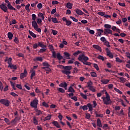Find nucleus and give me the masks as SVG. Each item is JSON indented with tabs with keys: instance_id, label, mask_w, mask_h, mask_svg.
<instances>
[{
	"instance_id": "nucleus-63",
	"label": "nucleus",
	"mask_w": 130,
	"mask_h": 130,
	"mask_svg": "<svg viewBox=\"0 0 130 130\" xmlns=\"http://www.w3.org/2000/svg\"><path fill=\"white\" fill-rule=\"evenodd\" d=\"M85 118L87 119H90V115L89 113H87L85 115Z\"/></svg>"
},
{
	"instance_id": "nucleus-61",
	"label": "nucleus",
	"mask_w": 130,
	"mask_h": 130,
	"mask_svg": "<svg viewBox=\"0 0 130 130\" xmlns=\"http://www.w3.org/2000/svg\"><path fill=\"white\" fill-rule=\"evenodd\" d=\"M57 33H58L57 30H55L54 29H53L52 30V34H53V35H56Z\"/></svg>"
},
{
	"instance_id": "nucleus-22",
	"label": "nucleus",
	"mask_w": 130,
	"mask_h": 130,
	"mask_svg": "<svg viewBox=\"0 0 130 130\" xmlns=\"http://www.w3.org/2000/svg\"><path fill=\"white\" fill-rule=\"evenodd\" d=\"M66 8H67V9H69V10H72V9H73V4L71 3H67V4L66 5Z\"/></svg>"
},
{
	"instance_id": "nucleus-21",
	"label": "nucleus",
	"mask_w": 130,
	"mask_h": 130,
	"mask_svg": "<svg viewBox=\"0 0 130 130\" xmlns=\"http://www.w3.org/2000/svg\"><path fill=\"white\" fill-rule=\"evenodd\" d=\"M38 45L39 46H40V47H41L42 48H46L47 47V46H46V45H44L43 42H39Z\"/></svg>"
},
{
	"instance_id": "nucleus-12",
	"label": "nucleus",
	"mask_w": 130,
	"mask_h": 130,
	"mask_svg": "<svg viewBox=\"0 0 130 130\" xmlns=\"http://www.w3.org/2000/svg\"><path fill=\"white\" fill-rule=\"evenodd\" d=\"M92 82H88L87 83V87L89 88V90H90L93 92H96V89L93 87L92 86Z\"/></svg>"
},
{
	"instance_id": "nucleus-25",
	"label": "nucleus",
	"mask_w": 130,
	"mask_h": 130,
	"mask_svg": "<svg viewBox=\"0 0 130 130\" xmlns=\"http://www.w3.org/2000/svg\"><path fill=\"white\" fill-rule=\"evenodd\" d=\"M67 92H70V93H75V90H74V89H73V87H72V86H70L69 87V88H68V91H67Z\"/></svg>"
},
{
	"instance_id": "nucleus-57",
	"label": "nucleus",
	"mask_w": 130,
	"mask_h": 130,
	"mask_svg": "<svg viewBox=\"0 0 130 130\" xmlns=\"http://www.w3.org/2000/svg\"><path fill=\"white\" fill-rule=\"evenodd\" d=\"M95 117H103L104 115L102 114L95 113Z\"/></svg>"
},
{
	"instance_id": "nucleus-47",
	"label": "nucleus",
	"mask_w": 130,
	"mask_h": 130,
	"mask_svg": "<svg viewBox=\"0 0 130 130\" xmlns=\"http://www.w3.org/2000/svg\"><path fill=\"white\" fill-rule=\"evenodd\" d=\"M86 30H87V31H89V33L90 34H91L92 35H93V34H95V31H94V30H90V29L87 28H86Z\"/></svg>"
},
{
	"instance_id": "nucleus-40",
	"label": "nucleus",
	"mask_w": 130,
	"mask_h": 130,
	"mask_svg": "<svg viewBox=\"0 0 130 130\" xmlns=\"http://www.w3.org/2000/svg\"><path fill=\"white\" fill-rule=\"evenodd\" d=\"M51 117L52 116L51 115L47 116L46 117H45V119H44V121L50 120Z\"/></svg>"
},
{
	"instance_id": "nucleus-19",
	"label": "nucleus",
	"mask_w": 130,
	"mask_h": 130,
	"mask_svg": "<svg viewBox=\"0 0 130 130\" xmlns=\"http://www.w3.org/2000/svg\"><path fill=\"white\" fill-rule=\"evenodd\" d=\"M58 86L60 87L63 88L64 90H67V83L66 82L61 83Z\"/></svg>"
},
{
	"instance_id": "nucleus-51",
	"label": "nucleus",
	"mask_w": 130,
	"mask_h": 130,
	"mask_svg": "<svg viewBox=\"0 0 130 130\" xmlns=\"http://www.w3.org/2000/svg\"><path fill=\"white\" fill-rule=\"evenodd\" d=\"M104 27L106 29H110L111 28V25L110 24H106L104 25Z\"/></svg>"
},
{
	"instance_id": "nucleus-9",
	"label": "nucleus",
	"mask_w": 130,
	"mask_h": 130,
	"mask_svg": "<svg viewBox=\"0 0 130 130\" xmlns=\"http://www.w3.org/2000/svg\"><path fill=\"white\" fill-rule=\"evenodd\" d=\"M98 15L101 16L102 17H104L105 19H108L111 18V16L107 14H105V12H99L98 13Z\"/></svg>"
},
{
	"instance_id": "nucleus-14",
	"label": "nucleus",
	"mask_w": 130,
	"mask_h": 130,
	"mask_svg": "<svg viewBox=\"0 0 130 130\" xmlns=\"http://www.w3.org/2000/svg\"><path fill=\"white\" fill-rule=\"evenodd\" d=\"M106 51L107 53V55L109 56V57H110V58H113V54H112V53H111L110 50H109L108 48H106Z\"/></svg>"
},
{
	"instance_id": "nucleus-52",
	"label": "nucleus",
	"mask_w": 130,
	"mask_h": 130,
	"mask_svg": "<svg viewBox=\"0 0 130 130\" xmlns=\"http://www.w3.org/2000/svg\"><path fill=\"white\" fill-rule=\"evenodd\" d=\"M74 61H75V58H72L71 60L68 61V63L69 64L74 63Z\"/></svg>"
},
{
	"instance_id": "nucleus-58",
	"label": "nucleus",
	"mask_w": 130,
	"mask_h": 130,
	"mask_svg": "<svg viewBox=\"0 0 130 130\" xmlns=\"http://www.w3.org/2000/svg\"><path fill=\"white\" fill-rule=\"evenodd\" d=\"M81 95L82 98H83V99H84V100L87 99V96H86V94H84V93H81Z\"/></svg>"
},
{
	"instance_id": "nucleus-18",
	"label": "nucleus",
	"mask_w": 130,
	"mask_h": 130,
	"mask_svg": "<svg viewBox=\"0 0 130 130\" xmlns=\"http://www.w3.org/2000/svg\"><path fill=\"white\" fill-rule=\"evenodd\" d=\"M34 61H41L42 62L43 61V58H42V57H36L35 58H34L33 59Z\"/></svg>"
},
{
	"instance_id": "nucleus-30",
	"label": "nucleus",
	"mask_w": 130,
	"mask_h": 130,
	"mask_svg": "<svg viewBox=\"0 0 130 130\" xmlns=\"http://www.w3.org/2000/svg\"><path fill=\"white\" fill-rule=\"evenodd\" d=\"M56 56L59 60H60V59H62L63 57H62V56L60 55V53H57V55L56 54Z\"/></svg>"
},
{
	"instance_id": "nucleus-3",
	"label": "nucleus",
	"mask_w": 130,
	"mask_h": 130,
	"mask_svg": "<svg viewBox=\"0 0 130 130\" xmlns=\"http://www.w3.org/2000/svg\"><path fill=\"white\" fill-rule=\"evenodd\" d=\"M106 96L102 97V100H103V102H104V104L105 105H109L112 103V101L111 100V98L110 97V95H109L107 92L105 93Z\"/></svg>"
},
{
	"instance_id": "nucleus-32",
	"label": "nucleus",
	"mask_w": 130,
	"mask_h": 130,
	"mask_svg": "<svg viewBox=\"0 0 130 130\" xmlns=\"http://www.w3.org/2000/svg\"><path fill=\"white\" fill-rule=\"evenodd\" d=\"M64 56H66L67 59H70L71 58V57H70L71 56L70 55V53L67 52H64Z\"/></svg>"
},
{
	"instance_id": "nucleus-64",
	"label": "nucleus",
	"mask_w": 130,
	"mask_h": 130,
	"mask_svg": "<svg viewBox=\"0 0 130 130\" xmlns=\"http://www.w3.org/2000/svg\"><path fill=\"white\" fill-rule=\"evenodd\" d=\"M37 8L38 9H39L40 10V9L42 8V4L41 3H39L37 5Z\"/></svg>"
},
{
	"instance_id": "nucleus-34",
	"label": "nucleus",
	"mask_w": 130,
	"mask_h": 130,
	"mask_svg": "<svg viewBox=\"0 0 130 130\" xmlns=\"http://www.w3.org/2000/svg\"><path fill=\"white\" fill-rule=\"evenodd\" d=\"M7 8L9 9V10H14V11H16V8H14L11 4L7 5Z\"/></svg>"
},
{
	"instance_id": "nucleus-36",
	"label": "nucleus",
	"mask_w": 130,
	"mask_h": 130,
	"mask_svg": "<svg viewBox=\"0 0 130 130\" xmlns=\"http://www.w3.org/2000/svg\"><path fill=\"white\" fill-rule=\"evenodd\" d=\"M80 53H82V51L78 50V51H77L74 52V53H73V55H74V56H78V55H79V54H80Z\"/></svg>"
},
{
	"instance_id": "nucleus-27",
	"label": "nucleus",
	"mask_w": 130,
	"mask_h": 130,
	"mask_svg": "<svg viewBox=\"0 0 130 130\" xmlns=\"http://www.w3.org/2000/svg\"><path fill=\"white\" fill-rule=\"evenodd\" d=\"M75 12H76V14H77V15H83V14H84L83 11H82V10H81L80 9H77L75 11Z\"/></svg>"
},
{
	"instance_id": "nucleus-8",
	"label": "nucleus",
	"mask_w": 130,
	"mask_h": 130,
	"mask_svg": "<svg viewBox=\"0 0 130 130\" xmlns=\"http://www.w3.org/2000/svg\"><path fill=\"white\" fill-rule=\"evenodd\" d=\"M48 47L52 53V56L54 58H56V53L55 52V51H54V48H53V46L52 45H49Z\"/></svg>"
},
{
	"instance_id": "nucleus-13",
	"label": "nucleus",
	"mask_w": 130,
	"mask_h": 130,
	"mask_svg": "<svg viewBox=\"0 0 130 130\" xmlns=\"http://www.w3.org/2000/svg\"><path fill=\"white\" fill-rule=\"evenodd\" d=\"M0 9H1V10H2L3 12H5V13H7L8 12V7L4 3L0 5Z\"/></svg>"
},
{
	"instance_id": "nucleus-31",
	"label": "nucleus",
	"mask_w": 130,
	"mask_h": 130,
	"mask_svg": "<svg viewBox=\"0 0 130 130\" xmlns=\"http://www.w3.org/2000/svg\"><path fill=\"white\" fill-rule=\"evenodd\" d=\"M28 32H29V35L30 36H32L33 38H36V37H37L36 35H35V34H34V32H33L32 31L29 30Z\"/></svg>"
},
{
	"instance_id": "nucleus-1",
	"label": "nucleus",
	"mask_w": 130,
	"mask_h": 130,
	"mask_svg": "<svg viewBox=\"0 0 130 130\" xmlns=\"http://www.w3.org/2000/svg\"><path fill=\"white\" fill-rule=\"evenodd\" d=\"M58 68L60 69H63V70L61 71L62 74H65L68 76V79H73V77L70 76L71 75V70H72V66H66L64 67L62 65H58Z\"/></svg>"
},
{
	"instance_id": "nucleus-24",
	"label": "nucleus",
	"mask_w": 130,
	"mask_h": 130,
	"mask_svg": "<svg viewBox=\"0 0 130 130\" xmlns=\"http://www.w3.org/2000/svg\"><path fill=\"white\" fill-rule=\"evenodd\" d=\"M7 36L8 37L9 39V40H12V39H13V37L14 36V35H13V33H12L11 32H9L7 34Z\"/></svg>"
},
{
	"instance_id": "nucleus-62",
	"label": "nucleus",
	"mask_w": 130,
	"mask_h": 130,
	"mask_svg": "<svg viewBox=\"0 0 130 130\" xmlns=\"http://www.w3.org/2000/svg\"><path fill=\"white\" fill-rule=\"evenodd\" d=\"M118 5L119 6H120V7H125V3H118Z\"/></svg>"
},
{
	"instance_id": "nucleus-55",
	"label": "nucleus",
	"mask_w": 130,
	"mask_h": 130,
	"mask_svg": "<svg viewBox=\"0 0 130 130\" xmlns=\"http://www.w3.org/2000/svg\"><path fill=\"white\" fill-rule=\"evenodd\" d=\"M66 23L67 26H71V25H72V21L70 20H67Z\"/></svg>"
},
{
	"instance_id": "nucleus-23",
	"label": "nucleus",
	"mask_w": 130,
	"mask_h": 130,
	"mask_svg": "<svg viewBox=\"0 0 130 130\" xmlns=\"http://www.w3.org/2000/svg\"><path fill=\"white\" fill-rule=\"evenodd\" d=\"M96 125L99 127H102V123H101V120H100V119H98L96 120Z\"/></svg>"
},
{
	"instance_id": "nucleus-29",
	"label": "nucleus",
	"mask_w": 130,
	"mask_h": 130,
	"mask_svg": "<svg viewBox=\"0 0 130 130\" xmlns=\"http://www.w3.org/2000/svg\"><path fill=\"white\" fill-rule=\"evenodd\" d=\"M8 68H10V69L13 70H17V66L14 65L12 63H11L10 65H8Z\"/></svg>"
},
{
	"instance_id": "nucleus-20",
	"label": "nucleus",
	"mask_w": 130,
	"mask_h": 130,
	"mask_svg": "<svg viewBox=\"0 0 130 130\" xmlns=\"http://www.w3.org/2000/svg\"><path fill=\"white\" fill-rule=\"evenodd\" d=\"M52 125H54L55 127L58 128H60L61 127L59 124H58V122L56 121H52Z\"/></svg>"
},
{
	"instance_id": "nucleus-53",
	"label": "nucleus",
	"mask_w": 130,
	"mask_h": 130,
	"mask_svg": "<svg viewBox=\"0 0 130 130\" xmlns=\"http://www.w3.org/2000/svg\"><path fill=\"white\" fill-rule=\"evenodd\" d=\"M42 106L46 108H48L49 107V105H48V104L45 102L42 103Z\"/></svg>"
},
{
	"instance_id": "nucleus-46",
	"label": "nucleus",
	"mask_w": 130,
	"mask_h": 130,
	"mask_svg": "<svg viewBox=\"0 0 130 130\" xmlns=\"http://www.w3.org/2000/svg\"><path fill=\"white\" fill-rule=\"evenodd\" d=\"M42 69L43 70H45L47 72H50V71H51V69H50L49 67H42Z\"/></svg>"
},
{
	"instance_id": "nucleus-6",
	"label": "nucleus",
	"mask_w": 130,
	"mask_h": 130,
	"mask_svg": "<svg viewBox=\"0 0 130 130\" xmlns=\"http://www.w3.org/2000/svg\"><path fill=\"white\" fill-rule=\"evenodd\" d=\"M38 103L39 101L37 99L35 98L30 103V106H31V108H35V109H37Z\"/></svg>"
},
{
	"instance_id": "nucleus-42",
	"label": "nucleus",
	"mask_w": 130,
	"mask_h": 130,
	"mask_svg": "<svg viewBox=\"0 0 130 130\" xmlns=\"http://www.w3.org/2000/svg\"><path fill=\"white\" fill-rule=\"evenodd\" d=\"M58 91L62 93H64V92H66L64 89L62 88H58Z\"/></svg>"
},
{
	"instance_id": "nucleus-10",
	"label": "nucleus",
	"mask_w": 130,
	"mask_h": 130,
	"mask_svg": "<svg viewBox=\"0 0 130 130\" xmlns=\"http://www.w3.org/2000/svg\"><path fill=\"white\" fill-rule=\"evenodd\" d=\"M0 103L2 105H5L6 107H9V100H5V99H2L0 100Z\"/></svg>"
},
{
	"instance_id": "nucleus-26",
	"label": "nucleus",
	"mask_w": 130,
	"mask_h": 130,
	"mask_svg": "<svg viewBox=\"0 0 130 130\" xmlns=\"http://www.w3.org/2000/svg\"><path fill=\"white\" fill-rule=\"evenodd\" d=\"M5 61H7V63L9 64V66H10V64H12V58L11 57L7 58L5 59Z\"/></svg>"
},
{
	"instance_id": "nucleus-5",
	"label": "nucleus",
	"mask_w": 130,
	"mask_h": 130,
	"mask_svg": "<svg viewBox=\"0 0 130 130\" xmlns=\"http://www.w3.org/2000/svg\"><path fill=\"white\" fill-rule=\"evenodd\" d=\"M78 59V60H79V61H81V62L89 60V57L85 55V53H82V54L79 55Z\"/></svg>"
},
{
	"instance_id": "nucleus-50",
	"label": "nucleus",
	"mask_w": 130,
	"mask_h": 130,
	"mask_svg": "<svg viewBox=\"0 0 130 130\" xmlns=\"http://www.w3.org/2000/svg\"><path fill=\"white\" fill-rule=\"evenodd\" d=\"M104 45H106L107 47H110V45L109 44V42L106 41L104 42Z\"/></svg>"
},
{
	"instance_id": "nucleus-45",
	"label": "nucleus",
	"mask_w": 130,
	"mask_h": 130,
	"mask_svg": "<svg viewBox=\"0 0 130 130\" xmlns=\"http://www.w3.org/2000/svg\"><path fill=\"white\" fill-rule=\"evenodd\" d=\"M33 122H34V124H35V125H38V121L37 120V119H36V117H34V119H33Z\"/></svg>"
},
{
	"instance_id": "nucleus-33",
	"label": "nucleus",
	"mask_w": 130,
	"mask_h": 130,
	"mask_svg": "<svg viewBox=\"0 0 130 130\" xmlns=\"http://www.w3.org/2000/svg\"><path fill=\"white\" fill-rule=\"evenodd\" d=\"M52 22L54 23V24H56L57 23H58V20L56 17H52Z\"/></svg>"
},
{
	"instance_id": "nucleus-16",
	"label": "nucleus",
	"mask_w": 130,
	"mask_h": 130,
	"mask_svg": "<svg viewBox=\"0 0 130 130\" xmlns=\"http://www.w3.org/2000/svg\"><path fill=\"white\" fill-rule=\"evenodd\" d=\"M96 30L98 31V32H96L97 37H101V36L102 35V33H103L104 32L103 29H97Z\"/></svg>"
},
{
	"instance_id": "nucleus-4",
	"label": "nucleus",
	"mask_w": 130,
	"mask_h": 130,
	"mask_svg": "<svg viewBox=\"0 0 130 130\" xmlns=\"http://www.w3.org/2000/svg\"><path fill=\"white\" fill-rule=\"evenodd\" d=\"M89 108V111L92 112L93 110L92 105L90 103H88L86 105L81 106H80V109H82L84 111H86Z\"/></svg>"
},
{
	"instance_id": "nucleus-43",
	"label": "nucleus",
	"mask_w": 130,
	"mask_h": 130,
	"mask_svg": "<svg viewBox=\"0 0 130 130\" xmlns=\"http://www.w3.org/2000/svg\"><path fill=\"white\" fill-rule=\"evenodd\" d=\"M30 4H28L25 6V10L27 11V12H30Z\"/></svg>"
},
{
	"instance_id": "nucleus-48",
	"label": "nucleus",
	"mask_w": 130,
	"mask_h": 130,
	"mask_svg": "<svg viewBox=\"0 0 130 130\" xmlns=\"http://www.w3.org/2000/svg\"><path fill=\"white\" fill-rule=\"evenodd\" d=\"M90 75L91 77H93V78H96V77H97V74L94 72H91Z\"/></svg>"
},
{
	"instance_id": "nucleus-60",
	"label": "nucleus",
	"mask_w": 130,
	"mask_h": 130,
	"mask_svg": "<svg viewBox=\"0 0 130 130\" xmlns=\"http://www.w3.org/2000/svg\"><path fill=\"white\" fill-rule=\"evenodd\" d=\"M98 59H101V60H103V61L104 60V57L100 55L98 56Z\"/></svg>"
},
{
	"instance_id": "nucleus-17",
	"label": "nucleus",
	"mask_w": 130,
	"mask_h": 130,
	"mask_svg": "<svg viewBox=\"0 0 130 130\" xmlns=\"http://www.w3.org/2000/svg\"><path fill=\"white\" fill-rule=\"evenodd\" d=\"M104 33L105 35H107V34H111L112 35V30L111 29L108 28H105L104 29Z\"/></svg>"
},
{
	"instance_id": "nucleus-59",
	"label": "nucleus",
	"mask_w": 130,
	"mask_h": 130,
	"mask_svg": "<svg viewBox=\"0 0 130 130\" xmlns=\"http://www.w3.org/2000/svg\"><path fill=\"white\" fill-rule=\"evenodd\" d=\"M14 41L15 43H16V44H18V43H19V39H18V38H17V37H15Z\"/></svg>"
},
{
	"instance_id": "nucleus-39",
	"label": "nucleus",
	"mask_w": 130,
	"mask_h": 130,
	"mask_svg": "<svg viewBox=\"0 0 130 130\" xmlns=\"http://www.w3.org/2000/svg\"><path fill=\"white\" fill-rule=\"evenodd\" d=\"M37 24H41L42 23V19L39 18V17H38L37 18Z\"/></svg>"
},
{
	"instance_id": "nucleus-56",
	"label": "nucleus",
	"mask_w": 130,
	"mask_h": 130,
	"mask_svg": "<svg viewBox=\"0 0 130 130\" xmlns=\"http://www.w3.org/2000/svg\"><path fill=\"white\" fill-rule=\"evenodd\" d=\"M93 67L96 70V71H99V67L96 63L93 64Z\"/></svg>"
},
{
	"instance_id": "nucleus-37",
	"label": "nucleus",
	"mask_w": 130,
	"mask_h": 130,
	"mask_svg": "<svg viewBox=\"0 0 130 130\" xmlns=\"http://www.w3.org/2000/svg\"><path fill=\"white\" fill-rule=\"evenodd\" d=\"M46 51V48H43L40 49L39 52L40 53H43V52H45Z\"/></svg>"
},
{
	"instance_id": "nucleus-49",
	"label": "nucleus",
	"mask_w": 130,
	"mask_h": 130,
	"mask_svg": "<svg viewBox=\"0 0 130 130\" xmlns=\"http://www.w3.org/2000/svg\"><path fill=\"white\" fill-rule=\"evenodd\" d=\"M114 90H115L116 92L118 93V94H122V91H120L119 89H117V88H114Z\"/></svg>"
},
{
	"instance_id": "nucleus-7",
	"label": "nucleus",
	"mask_w": 130,
	"mask_h": 130,
	"mask_svg": "<svg viewBox=\"0 0 130 130\" xmlns=\"http://www.w3.org/2000/svg\"><path fill=\"white\" fill-rule=\"evenodd\" d=\"M11 86H12V87L13 88V90H16V87L19 89H22V87L21 86V84H16V83H14L13 82H11Z\"/></svg>"
},
{
	"instance_id": "nucleus-11",
	"label": "nucleus",
	"mask_w": 130,
	"mask_h": 130,
	"mask_svg": "<svg viewBox=\"0 0 130 130\" xmlns=\"http://www.w3.org/2000/svg\"><path fill=\"white\" fill-rule=\"evenodd\" d=\"M27 75H28V72H27V70L24 69L23 73L20 74V79H21V80H23L24 78H26V77H27Z\"/></svg>"
},
{
	"instance_id": "nucleus-28",
	"label": "nucleus",
	"mask_w": 130,
	"mask_h": 130,
	"mask_svg": "<svg viewBox=\"0 0 130 130\" xmlns=\"http://www.w3.org/2000/svg\"><path fill=\"white\" fill-rule=\"evenodd\" d=\"M38 17H39L40 18H41L42 20L43 21H44V19H45V17H44V15H43V14L42 13H39L38 14Z\"/></svg>"
},
{
	"instance_id": "nucleus-41",
	"label": "nucleus",
	"mask_w": 130,
	"mask_h": 130,
	"mask_svg": "<svg viewBox=\"0 0 130 130\" xmlns=\"http://www.w3.org/2000/svg\"><path fill=\"white\" fill-rule=\"evenodd\" d=\"M82 63H83V64H85V66H90L91 64H92V63L88 62L87 61H83V62H82Z\"/></svg>"
},
{
	"instance_id": "nucleus-15",
	"label": "nucleus",
	"mask_w": 130,
	"mask_h": 130,
	"mask_svg": "<svg viewBox=\"0 0 130 130\" xmlns=\"http://www.w3.org/2000/svg\"><path fill=\"white\" fill-rule=\"evenodd\" d=\"M92 47L94 48V49H96V50H98V51H100V52H102V49L101 48V47H100L98 45H93Z\"/></svg>"
},
{
	"instance_id": "nucleus-38",
	"label": "nucleus",
	"mask_w": 130,
	"mask_h": 130,
	"mask_svg": "<svg viewBox=\"0 0 130 130\" xmlns=\"http://www.w3.org/2000/svg\"><path fill=\"white\" fill-rule=\"evenodd\" d=\"M43 66L45 67V68H47L50 67V65L49 64L48 62L45 61L43 63Z\"/></svg>"
},
{
	"instance_id": "nucleus-54",
	"label": "nucleus",
	"mask_w": 130,
	"mask_h": 130,
	"mask_svg": "<svg viewBox=\"0 0 130 130\" xmlns=\"http://www.w3.org/2000/svg\"><path fill=\"white\" fill-rule=\"evenodd\" d=\"M70 19H72V20H73V21H74V22H78L79 20H78L77 19H76L75 17H73V16H70Z\"/></svg>"
},
{
	"instance_id": "nucleus-2",
	"label": "nucleus",
	"mask_w": 130,
	"mask_h": 130,
	"mask_svg": "<svg viewBox=\"0 0 130 130\" xmlns=\"http://www.w3.org/2000/svg\"><path fill=\"white\" fill-rule=\"evenodd\" d=\"M32 20L33 21L31 22V26L38 33H41V28H39L37 22H36V14H32L31 15Z\"/></svg>"
},
{
	"instance_id": "nucleus-35",
	"label": "nucleus",
	"mask_w": 130,
	"mask_h": 130,
	"mask_svg": "<svg viewBox=\"0 0 130 130\" xmlns=\"http://www.w3.org/2000/svg\"><path fill=\"white\" fill-rule=\"evenodd\" d=\"M31 75H30V78L31 79H33V77L34 76H35V75H36V73H35V70H32L31 71Z\"/></svg>"
},
{
	"instance_id": "nucleus-44",
	"label": "nucleus",
	"mask_w": 130,
	"mask_h": 130,
	"mask_svg": "<svg viewBox=\"0 0 130 130\" xmlns=\"http://www.w3.org/2000/svg\"><path fill=\"white\" fill-rule=\"evenodd\" d=\"M35 111L36 112V113H37V114H36L37 116H39L40 114L42 113L41 112V111L37 109H35Z\"/></svg>"
}]
</instances>
